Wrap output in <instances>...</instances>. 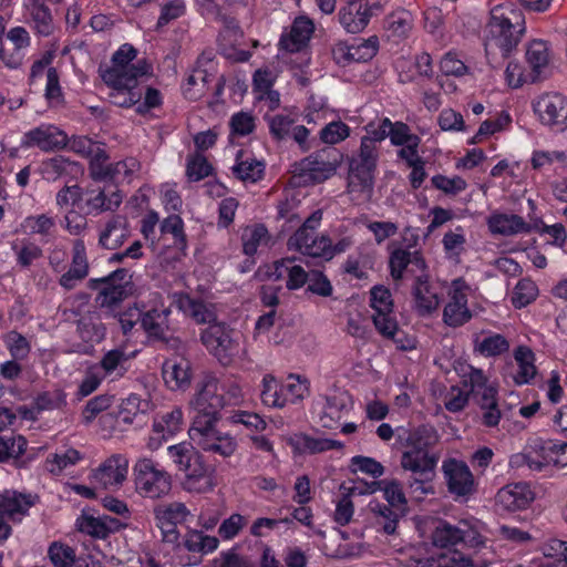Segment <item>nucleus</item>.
Returning a JSON list of instances; mask_svg holds the SVG:
<instances>
[{
    "label": "nucleus",
    "mask_w": 567,
    "mask_h": 567,
    "mask_svg": "<svg viewBox=\"0 0 567 567\" xmlns=\"http://www.w3.org/2000/svg\"><path fill=\"white\" fill-rule=\"evenodd\" d=\"M200 341L220 364L229 365L240 352L238 338L225 323H214L200 333Z\"/></svg>",
    "instance_id": "11"
},
{
    "label": "nucleus",
    "mask_w": 567,
    "mask_h": 567,
    "mask_svg": "<svg viewBox=\"0 0 567 567\" xmlns=\"http://www.w3.org/2000/svg\"><path fill=\"white\" fill-rule=\"evenodd\" d=\"M89 275V261L84 241L76 239L72 247V264L70 269L63 274L59 280L60 285L71 290L78 282L82 281Z\"/></svg>",
    "instance_id": "28"
},
{
    "label": "nucleus",
    "mask_w": 567,
    "mask_h": 567,
    "mask_svg": "<svg viewBox=\"0 0 567 567\" xmlns=\"http://www.w3.org/2000/svg\"><path fill=\"white\" fill-rule=\"evenodd\" d=\"M128 362V357L124 350L113 349L106 352L101 362L100 371H103V375H114L115 378L123 377L127 368L125 367Z\"/></svg>",
    "instance_id": "47"
},
{
    "label": "nucleus",
    "mask_w": 567,
    "mask_h": 567,
    "mask_svg": "<svg viewBox=\"0 0 567 567\" xmlns=\"http://www.w3.org/2000/svg\"><path fill=\"white\" fill-rule=\"evenodd\" d=\"M489 560L468 555L458 549L446 548L416 561L415 567H487Z\"/></svg>",
    "instance_id": "20"
},
{
    "label": "nucleus",
    "mask_w": 567,
    "mask_h": 567,
    "mask_svg": "<svg viewBox=\"0 0 567 567\" xmlns=\"http://www.w3.org/2000/svg\"><path fill=\"white\" fill-rule=\"evenodd\" d=\"M266 120L268 122L269 132L274 138L282 141L290 137V133L295 126V120L291 116L276 114L266 116Z\"/></svg>",
    "instance_id": "60"
},
{
    "label": "nucleus",
    "mask_w": 567,
    "mask_h": 567,
    "mask_svg": "<svg viewBox=\"0 0 567 567\" xmlns=\"http://www.w3.org/2000/svg\"><path fill=\"white\" fill-rule=\"evenodd\" d=\"M315 25L307 17H298L295 19L290 30L280 38V47L288 52L300 51L311 38Z\"/></svg>",
    "instance_id": "29"
},
{
    "label": "nucleus",
    "mask_w": 567,
    "mask_h": 567,
    "mask_svg": "<svg viewBox=\"0 0 567 567\" xmlns=\"http://www.w3.org/2000/svg\"><path fill=\"white\" fill-rule=\"evenodd\" d=\"M204 12L214 16L217 20L221 21L228 29L237 28L236 20L223 12L231 0H196Z\"/></svg>",
    "instance_id": "53"
},
{
    "label": "nucleus",
    "mask_w": 567,
    "mask_h": 567,
    "mask_svg": "<svg viewBox=\"0 0 567 567\" xmlns=\"http://www.w3.org/2000/svg\"><path fill=\"white\" fill-rule=\"evenodd\" d=\"M167 454L184 472L183 488L192 493H207L213 489L214 481L210 468L205 464L203 455L187 442L171 445Z\"/></svg>",
    "instance_id": "6"
},
{
    "label": "nucleus",
    "mask_w": 567,
    "mask_h": 567,
    "mask_svg": "<svg viewBox=\"0 0 567 567\" xmlns=\"http://www.w3.org/2000/svg\"><path fill=\"white\" fill-rule=\"evenodd\" d=\"M113 403V396L101 394L89 400L83 409L82 415L86 424L91 423L97 414L107 410Z\"/></svg>",
    "instance_id": "62"
},
{
    "label": "nucleus",
    "mask_w": 567,
    "mask_h": 567,
    "mask_svg": "<svg viewBox=\"0 0 567 567\" xmlns=\"http://www.w3.org/2000/svg\"><path fill=\"white\" fill-rule=\"evenodd\" d=\"M467 286L464 280L455 279L450 291V301L443 310V321L450 327H460L466 323L472 315L467 308Z\"/></svg>",
    "instance_id": "21"
},
{
    "label": "nucleus",
    "mask_w": 567,
    "mask_h": 567,
    "mask_svg": "<svg viewBox=\"0 0 567 567\" xmlns=\"http://www.w3.org/2000/svg\"><path fill=\"white\" fill-rule=\"evenodd\" d=\"M89 287L100 288L95 300L101 308L113 309L132 295V275L127 269H116L106 277L91 279Z\"/></svg>",
    "instance_id": "9"
},
{
    "label": "nucleus",
    "mask_w": 567,
    "mask_h": 567,
    "mask_svg": "<svg viewBox=\"0 0 567 567\" xmlns=\"http://www.w3.org/2000/svg\"><path fill=\"white\" fill-rule=\"evenodd\" d=\"M86 198L87 214H101L104 212H115L123 202V195L120 190L106 193L104 189L90 192Z\"/></svg>",
    "instance_id": "36"
},
{
    "label": "nucleus",
    "mask_w": 567,
    "mask_h": 567,
    "mask_svg": "<svg viewBox=\"0 0 567 567\" xmlns=\"http://www.w3.org/2000/svg\"><path fill=\"white\" fill-rule=\"evenodd\" d=\"M55 227V221L47 214L31 215L23 219L21 228L30 235H39L42 238H48L52 235Z\"/></svg>",
    "instance_id": "49"
},
{
    "label": "nucleus",
    "mask_w": 567,
    "mask_h": 567,
    "mask_svg": "<svg viewBox=\"0 0 567 567\" xmlns=\"http://www.w3.org/2000/svg\"><path fill=\"white\" fill-rule=\"evenodd\" d=\"M461 538V526L456 527L445 522H441L432 535L433 544L440 547L441 550L458 544Z\"/></svg>",
    "instance_id": "52"
},
{
    "label": "nucleus",
    "mask_w": 567,
    "mask_h": 567,
    "mask_svg": "<svg viewBox=\"0 0 567 567\" xmlns=\"http://www.w3.org/2000/svg\"><path fill=\"white\" fill-rule=\"evenodd\" d=\"M65 395L61 391L55 389L52 391L39 393L33 400L32 410L21 408L19 412L24 419L35 420L37 417L33 414L34 411H37V413L43 411H52L61 409L62 406L65 405Z\"/></svg>",
    "instance_id": "37"
},
{
    "label": "nucleus",
    "mask_w": 567,
    "mask_h": 567,
    "mask_svg": "<svg viewBox=\"0 0 567 567\" xmlns=\"http://www.w3.org/2000/svg\"><path fill=\"white\" fill-rule=\"evenodd\" d=\"M538 289L530 279H522L514 288L512 302L516 308H523L536 299Z\"/></svg>",
    "instance_id": "58"
},
{
    "label": "nucleus",
    "mask_w": 567,
    "mask_h": 567,
    "mask_svg": "<svg viewBox=\"0 0 567 567\" xmlns=\"http://www.w3.org/2000/svg\"><path fill=\"white\" fill-rule=\"evenodd\" d=\"M127 471V458L123 455L114 454L94 471L93 478L104 488L118 486L126 480Z\"/></svg>",
    "instance_id": "24"
},
{
    "label": "nucleus",
    "mask_w": 567,
    "mask_h": 567,
    "mask_svg": "<svg viewBox=\"0 0 567 567\" xmlns=\"http://www.w3.org/2000/svg\"><path fill=\"white\" fill-rule=\"evenodd\" d=\"M369 507L373 514L375 526L388 535L394 534L403 511L401 508H392L379 502L370 503Z\"/></svg>",
    "instance_id": "38"
},
{
    "label": "nucleus",
    "mask_w": 567,
    "mask_h": 567,
    "mask_svg": "<svg viewBox=\"0 0 567 567\" xmlns=\"http://www.w3.org/2000/svg\"><path fill=\"white\" fill-rule=\"evenodd\" d=\"M508 348L509 343L502 334L486 337L477 344V350L486 357L499 355Z\"/></svg>",
    "instance_id": "64"
},
{
    "label": "nucleus",
    "mask_w": 567,
    "mask_h": 567,
    "mask_svg": "<svg viewBox=\"0 0 567 567\" xmlns=\"http://www.w3.org/2000/svg\"><path fill=\"white\" fill-rule=\"evenodd\" d=\"M274 269L269 274V278L279 281L286 279L288 290H297L303 287L309 279V274L296 264L293 257H286L274 262Z\"/></svg>",
    "instance_id": "25"
},
{
    "label": "nucleus",
    "mask_w": 567,
    "mask_h": 567,
    "mask_svg": "<svg viewBox=\"0 0 567 567\" xmlns=\"http://www.w3.org/2000/svg\"><path fill=\"white\" fill-rule=\"evenodd\" d=\"M68 135L53 124H41L25 132L21 140L22 148L37 147L42 152H54L65 147Z\"/></svg>",
    "instance_id": "19"
},
{
    "label": "nucleus",
    "mask_w": 567,
    "mask_h": 567,
    "mask_svg": "<svg viewBox=\"0 0 567 567\" xmlns=\"http://www.w3.org/2000/svg\"><path fill=\"white\" fill-rule=\"evenodd\" d=\"M159 305H162V296L158 292L150 293L148 305L144 301L135 302L136 320H141V326L148 337L166 340L171 309H159Z\"/></svg>",
    "instance_id": "13"
},
{
    "label": "nucleus",
    "mask_w": 567,
    "mask_h": 567,
    "mask_svg": "<svg viewBox=\"0 0 567 567\" xmlns=\"http://www.w3.org/2000/svg\"><path fill=\"white\" fill-rule=\"evenodd\" d=\"M136 50L131 44H123L112 56V65L105 70L100 69L101 78L105 84L120 83V79L134 76L141 80L152 73L151 64L138 61L131 62L136 58Z\"/></svg>",
    "instance_id": "10"
},
{
    "label": "nucleus",
    "mask_w": 567,
    "mask_h": 567,
    "mask_svg": "<svg viewBox=\"0 0 567 567\" xmlns=\"http://www.w3.org/2000/svg\"><path fill=\"white\" fill-rule=\"evenodd\" d=\"M133 472L135 489L141 496L157 499L171 492V475L159 468L151 458L138 460Z\"/></svg>",
    "instance_id": "8"
},
{
    "label": "nucleus",
    "mask_w": 567,
    "mask_h": 567,
    "mask_svg": "<svg viewBox=\"0 0 567 567\" xmlns=\"http://www.w3.org/2000/svg\"><path fill=\"white\" fill-rule=\"evenodd\" d=\"M27 9L37 32L41 35L51 34L54 29V24L49 8L41 0H29Z\"/></svg>",
    "instance_id": "41"
},
{
    "label": "nucleus",
    "mask_w": 567,
    "mask_h": 567,
    "mask_svg": "<svg viewBox=\"0 0 567 567\" xmlns=\"http://www.w3.org/2000/svg\"><path fill=\"white\" fill-rule=\"evenodd\" d=\"M78 332L85 342H99L104 337V328L92 316H85L78 320Z\"/></svg>",
    "instance_id": "59"
},
{
    "label": "nucleus",
    "mask_w": 567,
    "mask_h": 567,
    "mask_svg": "<svg viewBox=\"0 0 567 567\" xmlns=\"http://www.w3.org/2000/svg\"><path fill=\"white\" fill-rule=\"evenodd\" d=\"M401 439L405 450L401 454L400 465L409 473L408 488L420 497L434 494L433 481L440 461V453L434 451L440 440L437 431L430 424H422L404 430Z\"/></svg>",
    "instance_id": "2"
},
{
    "label": "nucleus",
    "mask_w": 567,
    "mask_h": 567,
    "mask_svg": "<svg viewBox=\"0 0 567 567\" xmlns=\"http://www.w3.org/2000/svg\"><path fill=\"white\" fill-rule=\"evenodd\" d=\"M526 60L530 68L529 82H537L546 78L549 70L550 52L547 42L535 40L530 42L526 51Z\"/></svg>",
    "instance_id": "30"
},
{
    "label": "nucleus",
    "mask_w": 567,
    "mask_h": 567,
    "mask_svg": "<svg viewBox=\"0 0 567 567\" xmlns=\"http://www.w3.org/2000/svg\"><path fill=\"white\" fill-rule=\"evenodd\" d=\"M219 540L215 536L205 535L199 530H190L185 535L183 546L194 554L206 555L218 547Z\"/></svg>",
    "instance_id": "42"
},
{
    "label": "nucleus",
    "mask_w": 567,
    "mask_h": 567,
    "mask_svg": "<svg viewBox=\"0 0 567 567\" xmlns=\"http://www.w3.org/2000/svg\"><path fill=\"white\" fill-rule=\"evenodd\" d=\"M535 495L526 483L508 484L496 494V504L504 511L516 512L527 508Z\"/></svg>",
    "instance_id": "23"
},
{
    "label": "nucleus",
    "mask_w": 567,
    "mask_h": 567,
    "mask_svg": "<svg viewBox=\"0 0 567 567\" xmlns=\"http://www.w3.org/2000/svg\"><path fill=\"white\" fill-rule=\"evenodd\" d=\"M231 169L238 179L245 183H256L264 175L265 164L256 158L245 157L244 152L239 151L236 156V164Z\"/></svg>",
    "instance_id": "39"
},
{
    "label": "nucleus",
    "mask_w": 567,
    "mask_h": 567,
    "mask_svg": "<svg viewBox=\"0 0 567 567\" xmlns=\"http://www.w3.org/2000/svg\"><path fill=\"white\" fill-rule=\"evenodd\" d=\"M350 134L349 126L341 122L336 121L327 124L320 131V140L326 144H337L346 140Z\"/></svg>",
    "instance_id": "63"
},
{
    "label": "nucleus",
    "mask_w": 567,
    "mask_h": 567,
    "mask_svg": "<svg viewBox=\"0 0 567 567\" xmlns=\"http://www.w3.org/2000/svg\"><path fill=\"white\" fill-rule=\"evenodd\" d=\"M131 236L128 220L123 215H113L106 219L99 230V245L109 250L120 248Z\"/></svg>",
    "instance_id": "22"
},
{
    "label": "nucleus",
    "mask_w": 567,
    "mask_h": 567,
    "mask_svg": "<svg viewBox=\"0 0 567 567\" xmlns=\"http://www.w3.org/2000/svg\"><path fill=\"white\" fill-rule=\"evenodd\" d=\"M462 382L465 391L452 386L445 399V408L450 412H460L472 396L482 410L483 424L488 427L496 426L502 417L496 399L497 390L488 384L483 371L470 367L468 371L464 372Z\"/></svg>",
    "instance_id": "4"
},
{
    "label": "nucleus",
    "mask_w": 567,
    "mask_h": 567,
    "mask_svg": "<svg viewBox=\"0 0 567 567\" xmlns=\"http://www.w3.org/2000/svg\"><path fill=\"white\" fill-rule=\"evenodd\" d=\"M525 32V18L513 3H501L491 9L485 27V52L493 68L501 66L520 42Z\"/></svg>",
    "instance_id": "3"
},
{
    "label": "nucleus",
    "mask_w": 567,
    "mask_h": 567,
    "mask_svg": "<svg viewBox=\"0 0 567 567\" xmlns=\"http://www.w3.org/2000/svg\"><path fill=\"white\" fill-rule=\"evenodd\" d=\"M534 111L543 124L564 131L567 127V97L559 93H547L534 103Z\"/></svg>",
    "instance_id": "17"
},
{
    "label": "nucleus",
    "mask_w": 567,
    "mask_h": 567,
    "mask_svg": "<svg viewBox=\"0 0 567 567\" xmlns=\"http://www.w3.org/2000/svg\"><path fill=\"white\" fill-rule=\"evenodd\" d=\"M381 10L379 2L369 0H350L338 13L339 22L348 33L362 32L370 19Z\"/></svg>",
    "instance_id": "15"
},
{
    "label": "nucleus",
    "mask_w": 567,
    "mask_h": 567,
    "mask_svg": "<svg viewBox=\"0 0 567 567\" xmlns=\"http://www.w3.org/2000/svg\"><path fill=\"white\" fill-rule=\"evenodd\" d=\"M175 298L177 308L196 321V323L208 326L219 323L217 321V313L213 303L192 298L186 293L176 295Z\"/></svg>",
    "instance_id": "26"
},
{
    "label": "nucleus",
    "mask_w": 567,
    "mask_h": 567,
    "mask_svg": "<svg viewBox=\"0 0 567 567\" xmlns=\"http://www.w3.org/2000/svg\"><path fill=\"white\" fill-rule=\"evenodd\" d=\"M140 81L134 76L120 79V83L106 84L111 87L109 94L110 102L120 107H131L137 104L143 95V89L140 87Z\"/></svg>",
    "instance_id": "31"
},
{
    "label": "nucleus",
    "mask_w": 567,
    "mask_h": 567,
    "mask_svg": "<svg viewBox=\"0 0 567 567\" xmlns=\"http://www.w3.org/2000/svg\"><path fill=\"white\" fill-rule=\"evenodd\" d=\"M391 276L395 280L403 277V271L420 274L426 270V264L423 257L417 252H411L405 249H395L390 256Z\"/></svg>",
    "instance_id": "32"
},
{
    "label": "nucleus",
    "mask_w": 567,
    "mask_h": 567,
    "mask_svg": "<svg viewBox=\"0 0 567 567\" xmlns=\"http://www.w3.org/2000/svg\"><path fill=\"white\" fill-rule=\"evenodd\" d=\"M140 168V163L133 158H126L109 164L103 172L97 174L99 178H110L116 183L130 182L131 175Z\"/></svg>",
    "instance_id": "44"
},
{
    "label": "nucleus",
    "mask_w": 567,
    "mask_h": 567,
    "mask_svg": "<svg viewBox=\"0 0 567 567\" xmlns=\"http://www.w3.org/2000/svg\"><path fill=\"white\" fill-rule=\"evenodd\" d=\"M370 306L373 310V324L383 338L392 340L400 350L414 348V339L409 338L399 328L393 313L392 295L388 288L383 286L373 287L370 291Z\"/></svg>",
    "instance_id": "7"
},
{
    "label": "nucleus",
    "mask_w": 567,
    "mask_h": 567,
    "mask_svg": "<svg viewBox=\"0 0 567 567\" xmlns=\"http://www.w3.org/2000/svg\"><path fill=\"white\" fill-rule=\"evenodd\" d=\"M162 234L173 236L174 245L184 251L186 249V236L184 233V223L178 215H171L161 224Z\"/></svg>",
    "instance_id": "56"
},
{
    "label": "nucleus",
    "mask_w": 567,
    "mask_h": 567,
    "mask_svg": "<svg viewBox=\"0 0 567 567\" xmlns=\"http://www.w3.org/2000/svg\"><path fill=\"white\" fill-rule=\"evenodd\" d=\"M212 74L203 69H195L186 79L183 87L184 95L188 100H198L205 92L207 84L212 81Z\"/></svg>",
    "instance_id": "48"
},
{
    "label": "nucleus",
    "mask_w": 567,
    "mask_h": 567,
    "mask_svg": "<svg viewBox=\"0 0 567 567\" xmlns=\"http://www.w3.org/2000/svg\"><path fill=\"white\" fill-rule=\"evenodd\" d=\"M260 396L262 403L271 408H284L289 403L288 395L281 392V385L272 374L264 375Z\"/></svg>",
    "instance_id": "46"
},
{
    "label": "nucleus",
    "mask_w": 567,
    "mask_h": 567,
    "mask_svg": "<svg viewBox=\"0 0 567 567\" xmlns=\"http://www.w3.org/2000/svg\"><path fill=\"white\" fill-rule=\"evenodd\" d=\"M378 159V146L370 140H361L358 153L349 163L348 193L353 203L360 205L372 198Z\"/></svg>",
    "instance_id": "5"
},
{
    "label": "nucleus",
    "mask_w": 567,
    "mask_h": 567,
    "mask_svg": "<svg viewBox=\"0 0 567 567\" xmlns=\"http://www.w3.org/2000/svg\"><path fill=\"white\" fill-rule=\"evenodd\" d=\"M38 497L17 491H4L0 494V513L12 522H20L35 504Z\"/></svg>",
    "instance_id": "27"
},
{
    "label": "nucleus",
    "mask_w": 567,
    "mask_h": 567,
    "mask_svg": "<svg viewBox=\"0 0 567 567\" xmlns=\"http://www.w3.org/2000/svg\"><path fill=\"white\" fill-rule=\"evenodd\" d=\"M412 297V308L420 317H430L435 313L442 301L441 289L430 281L426 270L415 276Z\"/></svg>",
    "instance_id": "16"
},
{
    "label": "nucleus",
    "mask_w": 567,
    "mask_h": 567,
    "mask_svg": "<svg viewBox=\"0 0 567 567\" xmlns=\"http://www.w3.org/2000/svg\"><path fill=\"white\" fill-rule=\"evenodd\" d=\"M27 440L21 436H0V462L18 458L25 452Z\"/></svg>",
    "instance_id": "55"
},
{
    "label": "nucleus",
    "mask_w": 567,
    "mask_h": 567,
    "mask_svg": "<svg viewBox=\"0 0 567 567\" xmlns=\"http://www.w3.org/2000/svg\"><path fill=\"white\" fill-rule=\"evenodd\" d=\"M351 405L350 396L346 392L334 393L327 396L326 405L321 415V422L324 427L333 429L342 417L343 413Z\"/></svg>",
    "instance_id": "35"
},
{
    "label": "nucleus",
    "mask_w": 567,
    "mask_h": 567,
    "mask_svg": "<svg viewBox=\"0 0 567 567\" xmlns=\"http://www.w3.org/2000/svg\"><path fill=\"white\" fill-rule=\"evenodd\" d=\"M183 422V412L181 408H174L157 417L154 422V432L161 433L163 439L174 435L181 430Z\"/></svg>",
    "instance_id": "50"
},
{
    "label": "nucleus",
    "mask_w": 567,
    "mask_h": 567,
    "mask_svg": "<svg viewBox=\"0 0 567 567\" xmlns=\"http://www.w3.org/2000/svg\"><path fill=\"white\" fill-rule=\"evenodd\" d=\"M339 166V158L334 150L323 148L296 164V174L305 183H322L334 175Z\"/></svg>",
    "instance_id": "14"
},
{
    "label": "nucleus",
    "mask_w": 567,
    "mask_h": 567,
    "mask_svg": "<svg viewBox=\"0 0 567 567\" xmlns=\"http://www.w3.org/2000/svg\"><path fill=\"white\" fill-rule=\"evenodd\" d=\"M268 230L264 225L246 227L241 235L243 249L248 256H252L259 245L266 239Z\"/></svg>",
    "instance_id": "57"
},
{
    "label": "nucleus",
    "mask_w": 567,
    "mask_h": 567,
    "mask_svg": "<svg viewBox=\"0 0 567 567\" xmlns=\"http://www.w3.org/2000/svg\"><path fill=\"white\" fill-rule=\"evenodd\" d=\"M488 227L493 234L513 236L532 231V225L515 214H495L488 219Z\"/></svg>",
    "instance_id": "34"
},
{
    "label": "nucleus",
    "mask_w": 567,
    "mask_h": 567,
    "mask_svg": "<svg viewBox=\"0 0 567 567\" xmlns=\"http://www.w3.org/2000/svg\"><path fill=\"white\" fill-rule=\"evenodd\" d=\"M12 249L16 251L18 264L23 268L29 267L34 260L42 256V249L37 244L29 240H22L20 247L13 244Z\"/></svg>",
    "instance_id": "61"
},
{
    "label": "nucleus",
    "mask_w": 567,
    "mask_h": 567,
    "mask_svg": "<svg viewBox=\"0 0 567 567\" xmlns=\"http://www.w3.org/2000/svg\"><path fill=\"white\" fill-rule=\"evenodd\" d=\"M514 358L518 364V370L514 375L515 383L518 385L528 383L536 374L534 353L527 347H518Z\"/></svg>",
    "instance_id": "43"
},
{
    "label": "nucleus",
    "mask_w": 567,
    "mask_h": 567,
    "mask_svg": "<svg viewBox=\"0 0 567 567\" xmlns=\"http://www.w3.org/2000/svg\"><path fill=\"white\" fill-rule=\"evenodd\" d=\"M148 408V401L142 400L137 394H130L122 401L117 417L124 424H133Z\"/></svg>",
    "instance_id": "45"
},
{
    "label": "nucleus",
    "mask_w": 567,
    "mask_h": 567,
    "mask_svg": "<svg viewBox=\"0 0 567 567\" xmlns=\"http://www.w3.org/2000/svg\"><path fill=\"white\" fill-rule=\"evenodd\" d=\"M384 28L389 37L396 40L405 39L412 31L413 17L404 9L396 10L385 18Z\"/></svg>",
    "instance_id": "40"
},
{
    "label": "nucleus",
    "mask_w": 567,
    "mask_h": 567,
    "mask_svg": "<svg viewBox=\"0 0 567 567\" xmlns=\"http://www.w3.org/2000/svg\"><path fill=\"white\" fill-rule=\"evenodd\" d=\"M48 557L54 567H71L75 563V550L61 542H53L48 549Z\"/></svg>",
    "instance_id": "54"
},
{
    "label": "nucleus",
    "mask_w": 567,
    "mask_h": 567,
    "mask_svg": "<svg viewBox=\"0 0 567 567\" xmlns=\"http://www.w3.org/2000/svg\"><path fill=\"white\" fill-rule=\"evenodd\" d=\"M322 219V212L315 210L287 241L289 250H297L305 256L320 257L328 247V236H318L316 230Z\"/></svg>",
    "instance_id": "12"
},
{
    "label": "nucleus",
    "mask_w": 567,
    "mask_h": 567,
    "mask_svg": "<svg viewBox=\"0 0 567 567\" xmlns=\"http://www.w3.org/2000/svg\"><path fill=\"white\" fill-rule=\"evenodd\" d=\"M442 472L449 492L456 498H466L475 492V480L466 463L455 458L445 460Z\"/></svg>",
    "instance_id": "18"
},
{
    "label": "nucleus",
    "mask_w": 567,
    "mask_h": 567,
    "mask_svg": "<svg viewBox=\"0 0 567 567\" xmlns=\"http://www.w3.org/2000/svg\"><path fill=\"white\" fill-rule=\"evenodd\" d=\"M163 378L172 390H183L190 384V364L184 358H172L163 364Z\"/></svg>",
    "instance_id": "33"
},
{
    "label": "nucleus",
    "mask_w": 567,
    "mask_h": 567,
    "mask_svg": "<svg viewBox=\"0 0 567 567\" xmlns=\"http://www.w3.org/2000/svg\"><path fill=\"white\" fill-rule=\"evenodd\" d=\"M225 403L217 379L205 377L198 382L189 401L193 422L188 434L203 451L229 457L235 453L237 443L229 434L216 427Z\"/></svg>",
    "instance_id": "1"
},
{
    "label": "nucleus",
    "mask_w": 567,
    "mask_h": 567,
    "mask_svg": "<svg viewBox=\"0 0 567 567\" xmlns=\"http://www.w3.org/2000/svg\"><path fill=\"white\" fill-rule=\"evenodd\" d=\"M155 518L158 523H184L189 516V511L184 503L174 502L167 505H158L154 509Z\"/></svg>",
    "instance_id": "51"
}]
</instances>
